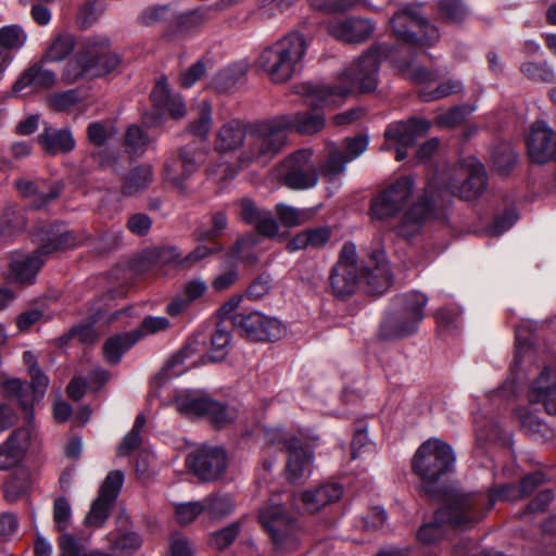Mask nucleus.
I'll return each instance as SVG.
<instances>
[{
	"label": "nucleus",
	"instance_id": "1",
	"mask_svg": "<svg viewBox=\"0 0 556 556\" xmlns=\"http://www.w3.org/2000/svg\"><path fill=\"white\" fill-rule=\"evenodd\" d=\"M419 9V4L401 7L390 20V28L396 45L393 48H370L343 71L338 86L304 85L307 104L315 109L338 108L344 103L348 96L356 91H374L378 85V70L382 58L389 60L404 76L416 84L432 83L434 74L414 64V56L418 50L434 45L440 35L438 29L421 16Z\"/></svg>",
	"mask_w": 556,
	"mask_h": 556
},
{
	"label": "nucleus",
	"instance_id": "2",
	"mask_svg": "<svg viewBox=\"0 0 556 556\" xmlns=\"http://www.w3.org/2000/svg\"><path fill=\"white\" fill-rule=\"evenodd\" d=\"M308 49L304 34L293 30L264 47L254 61L274 84H283L292 79L303 66Z\"/></svg>",
	"mask_w": 556,
	"mask_h": 556
},
{
	"label": "nucleus",
	"instance_id": "3",
	"mask_svg": "<svg viewBox=\"0 0 556 556\" xmlns=\"http://www.w3.org/2000/svg\"><path fill=\"white\" fill-rule=\"evenodd\" d=\"M264 121L245 126L238 119L225 123L216 132L214 148L219 153H229L240 149L237 156V166L247 168L251 165L265 166L275 156L274 151L262 155L263 146L269 137L264 136L257 140V131Z\"/></svg>",
	"mask_w": 556,
	"mask_h": 556
},
{
	"label": "nucleus",
	"instance_id": "4",
	"mask_svg": "<svg viewBox=\"0 0 556 556\" xmlns=\"http://www.w3.org/2000/svg\"><path fill=\"white\" fill-rule=\"evenodd\" d=\"M119 63V55L110 50V40L105 36H89L84 39L75 58L66 63L62 79L66 84H74L80 79L103 77Z\"/></svg>",
	"mask_w": 556,
	"mask_h": 556
},
{
	"label": "nucleus",
	"instance_id": "5",
	"mask_svg": "<svg viewBox=\"0 0 556 556\" xmlns=\"http://www.w3.org/2000/svg\"><path fill=\"white\" fill-rule=\"evenodd\" d=\"M483 501L484 496L481 494L448 492L444 506L435 511L434 521L419 528L418 541L422 543L439 541L444 534L442 528L444 523L462 527L475 522L481 517Z\"/></svg>",
	"mask_w": 556,
	"mask_h": 556
},
{
	"label": "nucleus",
	"instance_id": "6",
	"mask_svg": "<svg viewBox=\"0 0 556 556\" xmlns=\"http://www.w3.org/2000/svg\"><path fill=\"white\" fill-rule=\"evenodd\" d=\"M0 392L7 397L18 401L27 424L26 427L15 430L0 447V470H5L17 465L28 447L31 437L30 422L34 415L28 388L22 380L1 372Z\"/></svg>",
	"mask_w": 556,
	"mask_h": 556
},
{
	"label": "nucleus",
	"instance_id": "7",
	"mask_svg": "<svg viewBox=\"0 0 556 556\" xmlns=\"http://www.w3.org/2000/svg\"><path fill=\"white\" fill-rule=\"evenodd\" d=\"M39 249L33 254L13 253L9 279L20 285L31 283L43 264L41 255L77 244L74 235L61 227H51L38 233Z\"/></svg>",
	"mask_w": 556,
	"mask_h": 556
},
{
	"label": "nucleus",
	"instance_id": "8",
	"mask_svg": "<svg viewBox=\"0 0 556 556\" xmlns=\"http://www.w3.org/2000/svg\"><path fill=\"white\" fill-rule=\"evenodd\" d=\"M324 126V116L312 112L281 115L264 121V125L257 131V140H262L264 136H269V139L263 146L262 155L271 151L277 155L285 147L288 134L292 130L312 135L321 130Z\"/></svg>",
	"mask_w": 556,
	"mask_h": 556
},
{
	"label": "nucleus",
	"instance_id": "9",
	"mask_svg": "<svg viewBox=\"0 0 556 556\" xmlns=\"http://www.w3.org/2000/svg\"><path fill=\"white\" fill-rule=\"evenodd\" d=\"M427 303V296L418 291L397 295L381 325L380 336L396 340L414 333L424 318V308Z\"/></svg>",
	"mask_w": 556,
	"mask_h": 556
},
{
	"label": "nucleus",
	"instance_id": "10",
	"mask_svg": "<svg viewBox=\"0 0 556 556\" xmlns=\"http://www.w3.org/2000/svg\"><path fill=\"white\" fill-rule=\"evenodd\" d=\"M412 466L422 486L430 492L434 483L453 470L455 454L447 443L439 439H429L417 448Z\"/></svg>",
	"mask_w": 556,
	"mask_h": 556
},
{
	"label": "nucleus",
	"instance_id": "11",
	"mask_svg": "<svg viewBox=\"0 0 556 556\" xmlns=\"http://www.w3.org/2000/svg\"><path fill=\"white\" fill-rule=\"evenodd\" d=\"M264 438L269 444L288 452L287 478L289 481L296 482L309 477L314 456L299 438L280 427L266 428Z\"/></svg>",
	"mask_w": 556,
	"mask_h": 556
},
{
	"label": "nucleus",
	"instance_id": "12",
	"mask_svg": "<svg viewBox=\"0 0 556 556\" xmlns=\"http://www.w3.org/2000/svg\"><path fill=\"white\" fill-rule=\"evenodd\" d=\"M258 518L269 533L277 553H288L298 547L295 521L279 503L271 500L260 510Z\"/></svg>",
	"mask_w": 556,
	"mask_h": 556
},
{
	"label": "nucleus",
	"instance_id": "13",
	"mask_svg": "<svg viewBox=\"0 0 556 556\" xmlns=\"http://www.w3.org/2000/svg\"><path fill=\"white\" fill-rule=\"evenodd\" d=\"M176 410L186 417H206L216 427H224L231 422L237 413L233 408L225 406L195 391H184L173 401Z\"/></svg>",
	"mask_w": 556,
	"mask_h": 556
},
{
	"label": "nucleus",
	"instance_id": "14",
	"mask_svg": "<svg viewBox=\"0 0 556 556\" xmlns=\"http://www.w3.org/2000/svg\"><path fill=\"white\" fill-rule=\"evenodd\" d=\"M414 187V180L408 176H402L390 184L371 201V218L384 223L393 220L407 206Z\"/></svg>",
	"mask_w": 556,
	"mask_h": 556
},
{
	"label": "nucleus",
	"instance_id": "15",
	"mask_svg": "<svg viewBox=\"0 0 556 556\" xmlns=\"http://www.w3.org/2000/svg\"><path fill=\"white\" fill-rule=\"evenodd\" d=\"M368 147L366 136H356L344 141V151L333 148L327 159L320 164V176L333 189L340 186L346 164L362 155Z\"/></svg>",
	"mask_w": 556,
	"mask_h": 556
},
{
	"label": "nucleus",
	"instance_id": "16",
	"mask_svg": "<svg viewBox=\"0 0 556 556\" xmlns=\"http://www.w3.org/2000/svg\"><path fill=\"white\" fill-rule=\"evenodd\" d=\"M485 172L483 165L476 157L470 156L453 170L447 182L451 193L465 200L477 198L485 187Z\"/></svg>",
	"mask_w": 556,
	"mask_h": 556
},
{
	"label": "nucleus",
	"instance_id": "17",
	"mask_svg": "<svg viewBox=\"0 0 556 556\" xmlns=\"http://www.w3.org/2000/svg\"><path fill=\"white\" fill-rule=\"evenodd\" d=\"M312 154L311 149H302L282 162L280 177L287 187L304 190L317 185L318 174L312 162Z\"/></svg>",
	"mask_w": 556,
	"mask_h": 556
},
{
	"label": "nucleus",
	"instance_id": "18",
	"mask_svg": "<svg viewBox=\"0 0 556 556\" xmlns=\"http://www.w3.org/2000/svg\"><path fill=\"white\" fill-rule=\"evenodd\" d=\"M429 129L430 122L427 119L410 118L407 122L391 123L384 131L386 142L381 149L388 151L396 146L395 159L402 161L407 156V148L425 136Z\"/></svg>",
	"mask_w": 556,
	"mask_h": 556
},
{
	"label": "nucleus",
	"instance_id": "19",
	"mask_svg": "<svg viewBox=\"0 0 556 556\" xmlns=\"http://www.w3.org/2000/svg\"><path fill=\"white\" fill-rule=\"evenodd\" d=\"M359 275L356 248L353 243H345L330 275L333 293L337 296L352 294L356 289Z\"/></svg>",
	"mask_w": 556,
	"mask_h": 556
},
{
	"label": "nucleus",
	"instance_id": "20",
	"mask_svg": "<svg viewBox=\"0 0 556 556\" xmlns=\"http://www.w3.org/2000/svg\"><path fill=\"white\" fill-rule=\"evenodd\" d=\"M124 482V475L119 470L110 471L101 484L98 497L93 501L85 523L91 528H100L108 519L113 504Z\"/></svg>",
	"mask_w": 556,
	"mask_h": 556
},
{
	"label": "nucleus",
	"instance_id": "21",
	"mask_svg": "<svg viewBox=\"0 0 556 556\" xmlns=\"http://www.w3.org/2000/svg\"><path fill=\"white\" fill-rule=\"evenodd\" d=\"M194 475L204 481L219 478L227 468L228 457L219 446L203 445L192 451L187 458Z\"/></svg>",
	"mask_w": 556,
	"mask_h": 556
},
{
	"label": "nucleus",
	"instance_id": "22",
	"mask_svg": "<svg viewBox=\"0 0 556 556\" xmlns=\"http://www.w3.org/2000/svg\"><path fill=\"white\" fill-rule=\"evenodd\" d=\"M232 323L254 341H275L285 334V327L280 320L260 312L237 314L232 317Z\"/></svg>",
	"mask_w": 556,
	"mask_h": 556
},
{
	"label": "nucleus",
	"instance_id": "23",
	"mask_svg": "<svg viewBox=\"0 0 556 556\" xmlns=\"http://www.w3.org/2000/svg\"><path fill=\"white\" fill-rule=\"evenodd\" d=\"M204 157V152L194 144L182 148L177 156L173 155L165 162L164 179L175 188H182L186 179L198 169Z\"/></svg>",
	"mask_w": 556,
	"mask_h": 556
},
{
	"label": "nucleus",
	"instance_id": "24",
	"mask_svg": "<svg viewBox=\"0 0 556 556\" xmlns=\"http://www.w3.org/2000/svg\"><path fill=\"white\" fill-rule=\"evenodd\" d=\"M326 29L337 40L348 43H361L371 37L375 25L368 18L350 16L329 21L326 24Z\"/></svg>",
	"mask_w": 556,
	"mask_h": 556
},
{
	"label": "nucleus",
	"instance_id": "25",
	"mask_svg": "<svg viewBox=\"0 0 556 556\" xmlns=\"http://www.w3.org/2000/svg\"><path fill=\"white\" fill-rule=\"evenodd\" d=\"M527 148L532 162L545 164L556 153V134L544 122L538 121L531 126Z\"/></svg>",
	"mask_w": 556,
	"mask_h": 556
},
{
	"label": "nucleus",
	"instance_id": "26",
	"mask_svg": "<svg viewBox=\"0 0 556 556\" xmlns=\"http://www.w3.org/2000/svg\"><path fill=\"white\" fill-rule=\"evenodd\" d=\"M528 399L542 404L551 415H556V368L545 367L530 383Z\"/></svg>",
	"mask_w": 556,
	"mask_h": 556
},
{
	"label": "nucleus",
	"instance_id": "27",
	"mask_svg": "<svg viewBox=\"0 0 556 556\" xmlns=\"http://www.w3.org/2000/svg\"><path fill=\"white\" fill-rule=\"evenodd\" d=\"M432 216V204L426 199H420L404 212L395 226V231L399 236L409 239L416 236L422 228L425 222Z\"/></svg>",
	"mask_w": 556,
	"mask_h": 556
},
{
	"label": "nucleus",
	"instance_id": "28",
	"mask_svg": "<svg viewBox=\"0 0 556 556\" xmlns=\"http://www.w3.org/2000/svg\"><path fill=\"white\" fill-rule=\"evenodd\" d=\"M154 106L162 113H168L173 118H180L186 114V105L178 94H172L165 76L160 77L151 93Z\"/></svg>",
	"mask_w": 556,
	"mask_h": 556
},
{
	"label": "nucleus",
	"instance_id": "29",
	"mask_svg": "<svg viewBox=\"0 0 556 556\" xmlns=\"http://www.w3.org/2000/svg\"><path fill=\"white\" fill-rule=\"evenodd\" d=\"M42 59L26 70L13 86L14 93H21L30 88L33 91L51 88L56 81L54 72L43 67Z\"/></svg>",
	"mask_w": 556,
	"mask_h": 556
},
{
	"label": "nucleus",
	"instance_id": "30",
	"mask_svg": "<svg viewBox=\"0 0 556 556\" xmlns=\"http://www.w3.org/2000/svg\"><path fill=\"white\" fill-rule=\"evenodd\" d=\"M241 217L255 226L258 233L273 238L279 232V224L268 211H262L249 199L241 202Z\"/></svg>",
	"mask_w": 556,
	"mask_h": 556
},
{
	"label": "nucleus",
	"instance_id": "31",
	"mask_svg": "<svg viewBox=\"0 0 556 556\" xmlns=\"http://www.w3.org/2000/svg\"><path fill=\"white\" fill-rule=\"evenodd\" d=\"M343 494L342 486L338 483H327L316 489L306 490L301 494L303 508L308 513H315L324 506L337 502Z\"/></svg>",
	"mask_w": 556,
	"mask_h": 556
},
{
	"label": "nucleus",
	"instance_id": "32",
	"mask_svg": "<svg viewBox=\"0 0 556 556\" xmlns=\"http://www.w3.org/2000/svg\"><path fill=\"white\" fill-rule=\"evenodd\" d=\"M38 142L47 153L52 155L67 153L75 148L74 137L66 128L45 127L38 136Z\"/></svg>",
	"mask_w": 556,
	"mask_h": 556
},
{
	"label": "nucleus",
	"instance_id": "33",
	"mask_svg": "<svg viewBox=\"0 0 556 556\" xmlns=\"http://www.w3.org/2000/svg\"><path fill=\"white\" fill-rule=\"evenodd\" d=\"M332 230L329 226H319L309 228L296 233L287 243L290 252L305 249H319L324 247L331 238Z\"/></svg>",
	"mask_w": 556,
	"mask_h": 556
},
{
	"label": "nucleus",
	"instance_id": "34",
	"mask_svg": "<svg viewBox=\"0 0 556 556\" xmlns=\"http://www.w3.org/2000/svg\"><path fill=\"white\" fill-rule=\"evenodd\" d=\"M375 258L377 260L375 268L370 271H363L362 275L366 278L371 292L382 294L390 288L392 276L388 263L382 261V254H376Z\"/></svg>",
	"mask_w": 556,
	"mask_h": 556
},
{
	"label": "nucleus",
	"instance_id": "35",
	"mask_svg": "<svg viewBox=\"0 0 556 556\" xmlns=\"http://www.w3.org/2000/svg\"><path fill=\"white\" fill-rule=\"evenodd\" d=\"M75 37L63 33L54 37L42 55V62L54 63L65 60L74 50Z\"/></svg>",
	"mask_w": 556,
	"mask_h": 556
},
{
	"label": "nucleus",
	"instance_id": "36",
	"mask_svg": "<svg viewBox=\"0 0 556 556\" xmlns=\"http://www.w3.org/2000/svg\"><path fill=\"white\" fill-rule=\"evenodd\" d=\"M153 180V168L151 165L135 167L124 180L123 193L135 195L150 186Z\"/></svg>",
	"mask_w": 556,
	"mask_h": 556
},
{
	"label": "nucleus",
	"instance_id": "37",
	"mask_svg": "<svg viewBox=\"0 0 556 556\" xmlns=\"http://www.w3.org/2000/svg\"><path fill=\"white\" fill-rule=\"evenodd\" d=\"M213 251V249H210L205 245H199L186 257L181 258L180 254L175 248H165L160 252L159 258L161 262L173 263L175 266L187 268L201 261Z\"/></svg>",
	"mask_w": 556,
	"mask_h": 556
},
{
	"label": "nucleus",
	"instance_id": "38",
	"mask_svg": "<svg viewBox=\"0 0 556 556\" xmlns=\"http://www.w3.org/2000/svg\"><path fill=\"white\" fill-rule=\"evenodd\" d=\"M276 214L281 225L288 228L303 225L314 216V212L311 208H296L283 203L276 205Z\"/></svg>",
	"mask_w": 556,
	"mask_h": 556
},
{
	"label": "nucleus",
	"instance_id": "39",
	"mask_svg": "<svg viewBox=\"0 0 556 556\" xmlns=\"http://www.w3.org/2000/svg\"><path fill=\"white\" fill-rule=\"evenodd\" d=\"M25 227L23 214L15 207H7L0 220V245L7 243L17 231Z\"/></svg>",
	"mask_w": 556,
	"mask_h": 556
},
{
	"label": "nucleus",
	"instance_id": "40",
	"mask_svg": "<svg viewBox=\"0 0 556 556\" xmlns=\"http://www.w3.org/2000/svg\"><path fill=\"white\" fill-rule=\"evenodd\" d=\"M31 484L30 472L26 468L16 469L4 483L3 491L8 501L14 502L26 493Z\"/></svg>",
	"mask_w": 556,
	"mask_h": 556
},
{
	"label": "nucleus",
	"instance_id": "41",
	"mask_svg": "<svg viewBox=\"0 0 556 556\" xmlns=\"http://www.w3.org/2000/svg\"><path fill=\"white\" fill-rule=\"evenodd\" d=\"M544 480V477L540 472H534L527 476L520 483V486L505 485L496 493L497 498H505L515 501L520 496L530 494L538 485Z\"/></svg>",
	"mask_w": 556,
	"mask_h": 556
},
{
	"label": "nucleus",
	"instance_id": "42",
	"mask_svg": "<svg viewBox=\"0 0 556 556\" xmlns=\"http://www.w3.org/2000/svg\"><path fill=\"white\" fill-rule=\"evenodd\" d=\"M136 343L131 332L115 336L106 340L103 354L108 362L118 363L123 354Z\"/></svg>",
	"mask_w": 556,
	"mask_h": 556
},
{
	"label": "nucleus",
	"instance_id": "43",
	"mask_svg": "<svg viewBox=\"0 0 556 556\" xmlns=\"http://www.w3.org/2000/svg\"><path fill=\"white\" fill-rule=\"evenodd\" d=\"M111 544L110 556H127L136 552L141 545L140 536L135 532H126L118 536L111 534L108 538Z\"/></svg>",
	"mask_w": 556,
	"mask_h": 556
},
{
	"label": "nucleus",
	"instance_id": "44",
	"mask_svg": "<svg viewBox=\"0 0 556 556\" xmlns=\"http://www.w3.org/2000/svg\"><path fill=\"white\" fill-rule=\"evenodd\" d=\"M205 510L211 518L217 519L230 514L235 507L233 502L229 495L214 494L203 498Z\"/></svg>",
	"mask_w": 556,
	"mask_h": 556
},
{
	"label": "nucleus",
	"instance_id": "45",
	"mask_svg": "<svg viewBox=\"0 0 556 556\" xmlns=\"http://www.w3.org/2000/svg\"><path fill=\"white\" fill-rule=\"evenodd\" d=\"M170 324L166 317L160 316H148L146 317L140 327L130 331L136 342L148 337L153 336L163 331H166L169 328Z\"/></svg>",
	"mask_w": 556,
	"mask_h": 556
},
{
	"label": "nucleus",
	"instance_id": "46",
	"mask_svg": "<svg viewBox=\"0 0 556 556\" xmlns=\"http://www.w3.org/2000/svg\"><path fill=\"white\" fill-rule=\"evenodd\" d=\"M149 143V137L140 127L132 125L127 129L125 135V146L128 153L134 155L142 154Z\"/></svg>",
	"mask_w": 556,
	"mask_h": 556
},
{
	"label": "nucleus",
	"instance_id": "47",
	"mask_svg": "<svg viewBox=\"0 0 556 556\" xmlns=\"http://www.w3.org/2000/svg\"><path fill=\"white\" fill-rule=\"evenodd\" d=\"M18 191L27 198H35L34 205L40 206L46 203L48 200L56 198L59 195V190L51 191L50 193H46L43 188L38 184H35L30 180H18L16 182Z\"/></svg>",
	"mask_w": 556,
	"mask_h": 556
},
{
	"label": "nucleus",
	"instance_id": "48",
	"mask_svg": "<svg viewBox=\"0 0 556 556\" xmlns=\"http://www.w3.org/2000/svg\"><path fill=\"white\" fill-rule=\"evenodd\" d=\"M202 501L180 503L175 506V519L180 525L194 521L205 510Z\"/></svg>",
	"mask_w": 556,
	"mask_h": 556
},
{
	"label": "nucleus",
	"instance_id": "49",
	"mask_svg": "<svg viewBox=\"0 0 556 556\" xmlns=\"http://www.w3.org/2000/svg\"><path fill=\"white\" fill-rule=\"evenodd\" d=\"M25 31L16 25L4 26L0 29V48L20 49L26 42Z\"/></svg>",
	"mask_w": 556,
	"mask_h": 556
},
{
	"label": "nucleus",
	"instance_id": "50",
	"mask_svg": "<svg viewBox=\"0 0 556 556\" xmlns=\"http://www.w3.org/2000/svg\"><path fill=\"white\" fill-rule=\"evenodd\" d=\"M200 117L197 122L190 124L189 130L199 138H206L212 126L211 106L207 101L203 100L199 104Z\"/></svg>",
	"mask_w": 556,
	"mask_h": 556
},
{
	"label": "nucleus",
	"instance_id": "51",
	"mask_svg": "<svg viewBox=\"0 0 556 556\" xmlns=\"http://www.w3.org/2000/svg\"><path fill=\"white\" fill-rule=\"evenodd\" d=\"M60 548L62 556H110L100 551L87 553L85 546L78 543L72 535L63 534L60 538Z\"/></svg>",
	"mask_w": 556,
	"mask_h": 556
},
{
	"label": "nucleus",
	"instance_id": "52",
	"mask_svg": "<svg viewBox=\"0 0 556 556\" xmlns=\"http://www.w3.org/2000/svg\"><path fill=\"white\" fill-rule=\"evenodd\" d=\"M440 14L444 21L459 24L466 18L467 10L459 0H442Z\"/></svg>",
	"mask_w": 556,
	"mask_h": 556
},
{
	"label": "nucleus",
	"instance_id": "53",
	"mask_svg": "<svg viewBox=\"0 0 556 556\" xmlns=\"http://www.w3.org/2000/svg\"><path fill=\"white\" fill-rule=\"evenodd\" d=\"M463 88V85L457 80H446L441 83L435 89L433 90H420V98L426 101H433L438 100L444 97H447L453 93H458Z\"/></svg>",
	"mask_w": 556,
	"mask_h": 556
},
{
	"label": "nucleus",
	"instance_id": "54",
	"mask_svg": "<svg viewBox=\"0 0 556 556\" xmlns=\"http://www.w3.org/2000/svg\"><path fill=\"white\" fill-rule=\"evenodd\" d=\"M516 162V153L507 146L497 149L492 154L493 166L501 174H507Z\"/></svg>",
	"mask_w": 556,
	"mask_h": 556
},
{
	"label": "nucleus",
	"instance_id": "55",
	"mask_svg": "<svg viewBox=\"0 0 556 556\" xmlns=\"http://www.w3.org/2000/svg\"><path fill=\"white\" fill-rule=\"evenodd\" d=\"M230 343V333L222 328H217L212 336V355L210 356L212 362H218L226 355V349Z\"/></svg>",
	"mask_w": 556,
	"mask_h": 556
},
{
	"label": "nucleus",
	"instance_id": "56",
	"mask_svg": "<svg viewBox=\"0 0 556 556\" xmlns=\"http://www.w3.org/2000/svg\"><path fill=\"white\" fill-rule=\"evenodd\" d=\"M72 509L68 501L64 497H58L53 505V520L59 531L65 530L71 521Z\"/></svg>",
	"mask_w": 556,
	"mask_h": 556
},
{
	"label": "nucleus",
	"instance_id": "57",
	"mask_svg": "<svg viewBox=\"0 0 556 556\" xmlns=\"http://www.w3.org/2000/svg\"><path fill=\"white\" fill-rule=\"evenodd\" d=\"M362 0H311V5L319 11L334 13L353 9Z\"/></svg>",
	"mask_w": 556,
	"mask_h": 556
},
{
	"label": "nucleus",
	"instance_id": "58",
	"mask_svg": "<svg viewBox=\"0 0 556 556\" xmlns=\"http://www.w3.org/2000/svg\"><path fill=\"white\" fill-rule=\"evenodd\" d=\"M243 74V70L238 66L225 68L216 75L214 85L219 91H225L236 85V83L241 79Z\"/></svg>",
	"mask_w": 556,
	"mask_h": 556
},
{
	"label": "nucleus",
	"instance_id": "59",
	"mask_svg": "<svg viewBox=\"0 0 556 556\" xmlns=\"http://www.w3.org/2000/svg\"><path fill=\"white\" fill-rule=\"evenodd\" d=\"M473 111V108L463 106V108H453L445 113H442L437 116V124L440 127H454L460 124L465 117Z\"/></svg>",
	"mask_w": 556,
	"mask_h": 556
},
{
	"label": "nucleus",
	"instance_id": "60",
	"mask_svg": "<svg viewBox=\"0 0 556 556\" xmlns=\"http://www.w3.org/2000/svg\"><path fill=\"white\" fill-rule=\"evenodd\" d=\"M28 374L30 376V387L33 389L31 394H29L30 402L31 405H34L35 402L39 401L43 396L49 379L38 366H33Z\"/></svg>",
	"mask_w": 556,
	"mask_h": 556
},
{
	"label": "nucleus",
	"instance_id": "61",
	"mask_svg": "<svg viewBox=\"0 0 556 556\" xmlns=\"http://www.w3.org/2000/svg\"><path fill=\"white\" fill-rule=\"evenodd\" d=\"M80 100L78 90L72 89L50 96L49 103L56 111L70 110Z\"/></svg>",
	"mask_w": 556,
	"mask_h": 556
},
{
	"label": "nucleus",
	"instance_id": "62",
	"mask_svg": "<svg viewBox=\"0 0 556 556\" xmlns=\"http://www.w3.org/2000/svg\"><path fill=\"white\" fill-rule=\"evenodd\" d=\"M239 532L238 525H230L220 531L214 532L210 536V544L218 549L227 547L236 539Z\"/></svg>",
	"mask_w": 556,
	"mask_h": 556
},
{
	"label": "nucleus",
	"instance_id": "63",
	"mask_svg": "<svg viewBox=\"0 0 556 556\" xmlns=\"http://www.w3.org/2000/svg\"><path fill=\"white\" fill-rule=\"evenodd\" d=\"M152 226V219L143 214L137 213L131 215L127 220L128 230L137 236H146Z\"/></svg>",
	"mask_w": 556,
	"mask_h": 556
},
{
	"label": "nucleus",
	"instance_id": "64",
	"mask_svg": "<svg viewBox=\"0 0 556 556\" xmlns=\"http://www.w3.org/2000/svg\"><path fill=\"white\" fill-rule=\"evenodd\" d=\"M205 21L204 14L199 11H193L182 14L178 17L177 27L181 34H188Z\"/></svg>",
	"mask_w": 556,
	"mask_h": 556
}]
</instances>
